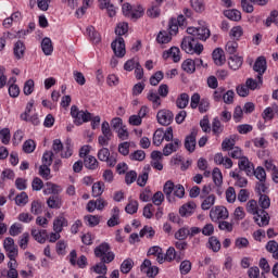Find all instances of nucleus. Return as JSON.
I'll use <instances>...</instances> for the list:
<instances>
[{"instance_id": "13d9d810", "label": "nucleus", "mask_w": 278, "mask_h": 278, "mask_svg": "<svg viewBox=\"0 0 278 278\" xmlns=\"http://www.w3.org/2000/svg\"><path fill=\"white\" fill-rule=\"evenodd\" d=\"M213 181L215 186H223V172L218 167L213 169Z\"/></svg>"}, {"instance_id": "6e6d98bb", "label": "nucleus", "mask_w": 278, "mask_h": 278, "mask_svg": "<svg viewBox=\"0 0 278 278\" xmlns=\"http://www.w3.org/2000/svg\"><path fill=\"white\" fill-rule=\"evenodd\" d=\"M262 208H260V206L257 205V201L255 200H250L247 203V212L249 214H252V216L254 214H256L257 212H260Z\"/></svg>"}, {"instance_id": "ddd939ff", "label": "nucleus", "mask_w": 278, "mask_h": 278, "mask_svg": "<svg viewBox=\"0 0 278 278\" xmlns=\"http://www.w3.org/2000/svg\"><path fill=\"white\" fill-rule=\"evenodd\" d=\"M141 273L147 275V277L153 278L160 273V268H157V266L151 265L149 260H144L141 264Z\"/></svg>"}, {"instance_id": "423d86ee", "label": "nucleus", "mask_w": 278, "mask_h": 278, "mask_svg": "<svg viewBox=\"0 0 278 278\" xmlns=\"http://www.w3.org/2000/svg\"><path fill=\"white\" fill-rule=\"evenodd\" d=\"M210 218L213 223H218V220H227V218H229V211L225 206H214L210 211Z\"/></svg>"}, {"instance_id": "a878e982", "label": "nucleus", "mask_w": 278, "mask_h": 278, "mask_svg": "<svg viewBox=\"0 0 278 278\" xmlns=\"http://www.w3.org/2000/svg\"><path fill=\"white\" fill-rule=\"evenodd\" d=\"M213 60L216 66H223L225 64V51L220 48H217L213 51Z\"/></svg>"}, {"instance_id": "5fc2aeb1", "label": "nucleus", "mask_w": 278, "mask_h": 278, "mask_svg": "<svg viewBox=\"0 0 278 278\" xmlns=\"http://www.w3.org/2000/svg\"><path fill=\"white\" fill-rule=\"evenodd\" d=\"M168 34L172 36H177L179 34V26L177 24V20L175 17H172L168 22Z\"/></svg>"}, {"instance_id": "412c9836", "label": "nucleus", "mask_w": 278, "mask_h": 278, "mask_svg": "<svg viewBox=\"0 0 278 278\" xmlns=\"http://www.w3.org/2000/svg\"><path fill=\"white\" fill-rule=\"evenodd\" d=\"M64 227H68V219L64 217V215H59L54 220H53V231H59L62 233L64 230Z\"/></svg>"}, {"instance_id": "79ce46f5", "label": "nucleus", "mask_w": 278, "mask_h": 278, "mask_svg": "<svg viewBox=\"0 0 278 278\" xmlns=\"http://www.w3.org/2000/svg\"><path fill=\"white\" fill-rule=\"evenodd\" d=\"M181 68H182V71H185V73L192 75V73H194V71H197V68L194 67V60H192V59L185 60L181 64Z\"/></svg>"}, {"instance_id": "72a5a7b5", "label": "nucleus", "mask_w": 278, "mask_h": 278, "mask_svg": "<svg viewBox=\"0 0 278 278\" xmlns=\"http://www.w3.org/2000/svg\"><path fill=\"white\" fill-rule=\"evenodd\" d=\"M262 84H264L262 76H257L256 80L253 78H248L245 81V86L250 88V90H257V88H262Z\"/></svg>"}, {"instance_id": "cd10ccee", "label": "nucleus", "mask_w": 278, "mask_h": 278, "mask_svg": "<svg viewBox=\"0 0 278 278\" xmlns=\"http://www.w3.org/2000/svg\"><path fill=\"white\" fill-rule=\"evenodd\" d=\"M229 176L235 179V186H238V188H247L249 184V180L247 178L236 172H230Z\"/></svg>"}, {"instance_id": "ea45409f", "label": "nucleus", "mask_w": 278, "mask_h": 278, "mask_svg": "<svg viewBox=\"0 0 278 278\" xmlns=\"http://www.w3.org/2000/svg\"><path fill=\"white\" fill-rule=\"evenodd\" d=\"M86 34L92 42H101V35L92 26L87 27Z\"/></svg>"}, {"instance_id": "9d476101", "label": "nucleus", "mask_w": 278, "mask_h": 278, "mask_svg": "<svg viewBox=\"0 0 278 278\" xmlns=\"http://www.w3.org/2000/svg\"><path fill=\"white\" fill-rule=\"evenodd\" d=\"M4 250L7 251L8 257H18V248L14 244V239L8 237L3 241Z\"/></svg>"}, {"instance_id": "bf43d9fd", "label": "nucleus", "mask_w": 278, "mask_h": 278, "mask_svg": "<svg viewBox=\"0 0 278 278\" xmlns=\"http://www.w3.org/2000/svg\"><path fill=\"white\" fill-rule=\"evenodd\" d=\"M140 64V62L138 61V59H130L128 61L125 62L124 64V71H127L128 73H130V71H134L136 67H138Z\"/></svg>"}, {"instance_id": "393cba45", "label": "nucleus", "mask_w": 278, "mask_h": 278, "mask_svg": "<svg viewBox=\"0 0 278 278\" xmlns=\"http://www.w3.org/2000/svg\"><path fill=\"white\" fill-rule=\"evenodd\" d=\"M147 99L152 103L154 110H157V108L162 105V99L155 90H150L147 94Z\"/></svg>"}, {"instance_id": "9b49d317", "label": "nucleus", "mask_w": 278, "mask_h": 278, "mask_svg": "<svg viewBox=\"0 0 278 278\" xmlns=\"http://www.w3.org/2000/svg\"><path fill=\"white\" fill-rule=\"evenodd\" d=\"M164 160V154L161 151H152L151 153V166L155 170H164V164H162Z\"/></svg>"}, {"instance_id": "20e7f679", "label": "nucleus", "mask_w": 278, "mask_h": 278, "mask_svg": "<svg viewBox=\"0 0 278 278\" xmlns=\"http://www.w3.org/2000/svg\"><path fill=\"white\" fill-rule=\"evenodd\" d=\"M166 140V142H170L173 140V127H167L165 130L159 128L155 130L153 135V144L155 147H160Z\"/></svg>"}, {"instance_id": "c9c22d12", "label": "nucleus", "mask_w": 278, "mask_h": 278, "mask_svg": "<svg viewBox=\"0 0 278 278\" xmlns=\"http://www.w3.org/2000/svg\"><path fill=\"white\" fill-rule=\"evenodd\" d=\"M224 16H226V18H229L230 21H236V22L242 20V13L236 9L224 11Z\"/></svg>"}, {"instance_id": "3c124183", "label": "nucleus", "mask_w": 278, "mask_h": 278, "mask_svg": "<svg viewBox=\"0 0 278 278\" xmlns=\"http://www.w3.org/2000/svg\"><path fill=\"white\" fill-rule=\"evenodd\" d=\"M105 190V185L101 181L94 182L92 186V197H101Z\"/></svg>"}, {"instance_id": "7ed1b4c3", "label": "nucleus", "mask_w": 278, "mask_h": 278, "mask_svg": "<svg viewBox=\"0 0 278 278\" xmlns=\"http://www.w3.org/2000/svg\"><path fill=\"white\" fill-rule=\"evenodd\" d=\"M93 253L103 264H111V262H114V257H116L114 252H112V248L105 242L96 247Z\"/></svg>"}, {"instance_id": "2eb2a0df", "label": "nucleus", "mask_w": 278, "mask_h": 278, "mask_svg": "<svg viewBox=\"0 0 278 278\" xmlns=\"http://www.w3.org/2000/svg\"><path fill=\"white\" fill-rule=\"evenodd\" d=\"M238 167L240 170H243L248 175V177H251L253 175V169L255 168V165L249 161V157L243 156L239 162H238Z\"/></svg>"}, {"instance_id": "f3484780", "label": "nucleus", "mask_w": 278, "mask_h": 278, "mask_svg": "<svg viewBox=\"0 0 278 278\" xmlns=\"http://www.w3.org/2000/svg\"><path fill=\"white\" fill-rule=\"evenodd\" d=\"M179 147H181V141L179 139H172V142L163 148L162 154L165 156L173 155V153L179 150Z\"/></svg>"}, {"instance_id": "a19ab883", "label": "nucleus", "mask_w": 278, "mask_h": 278, "mask_svg": "<svg viewBox=\"0 0 278 278\" xmlns=\"http://www.w3.org/2000/svg\"><path fill=\"white\" fill-rule=\"evenodd\" d=\"M207 247H208V249H211V251H213V253H218V251H220V247H222L220 240H218V238H216V237H210Z\"/></svg>"}, {"instance_id": "b1692460", "label": "nucleus", "mask_w": 278, "mask_h": 278, "mask_svg": "<svg viewBox=\"0 0 278 278\" xmlns=\"http://www.w3.org/2000/svg\"><path fill=\"white\" fill-rule=\"evenodd\" d=\"M194 210H197V203L187 202L179 208L180 216H192L194 214Z\"/></svg>"}, {"instance_id": "f704fd0d", "label": "nucleus", "mask_w": 278, "mask_h": 278, "mask_svg": "<svg viewBox=\"0 0 278 278\" xmlns=\"http://www.w3.org/2000/svg\"><path fill=\"white\" fill-rule=\"evenodd\" d=\"M60 192H62V187L52 182H47L43 189V194H60Z\"/></svg>"}, {"instance_id": "603ef678", "label": "nucleus", "mask_w": 278, "mask_h": 278, "mask_svg": "<svg viewBox=\"0 0 278 278\" xmlns=\"http://www.w3.org/2000/svg\"><path fill=\"white\" fill-rule=\"evenodd\" d=\"M160 14H162L160 5H152L147 10V16H149V18H160Z\"/></svg>"}, {"instance_id": "f8f14e48", "label": "nucleus", "mask_w": 278, "mask_h": 278, "mask_svg": "<svg viewBox=\"0 0 278 278\" xmlns=\"http://www.w3.org/2000/svg\"><path fill=\"white\" fill-rule=\"evenodd\" d=\"M252 216L258 227H266V225L270 223V217L268 216V213L263 208L254 213Z\"/></svg>"}, {"instance_id": "a18cd8bd", "label": "nucleus", "mask_w": 278, "mask_h": 278, "mask_svg": "<svg viewBox=\"0 0 278 278\" xmlns=\"http://www.w3.org/2000/svg\"><path fill=\"white\" fill-rule=\"evenodd\" d=\"M229 36L230 38H233V40H240V38L244 36V29L242 28V26H233L230 29Z\"/></svg>"}, {"instance_id": "37998d69", "label": "nucleus", "mask_w": 278, "mask_h": 278, "mask_svg": "<svg viewBox=\"0 0 278 278\" xmlns=\"http://www.w3.org/2000/svg\"><path fill=\"white\" fill-rule=\"evenodd\" d=\"M84 164L86 168H89L90 170H96V168H99V161H97V157L94 156H86Z\"/></svg>"}, {"instance_id": "c756f323", "label": "nucleus", "mask_w": 278, "mask_h": 278, "mask_svg": "<svg viewBox=\"0 0 278 278\" xmlns=\"http://www.w3.org/2000/svg\"><path fill=\"white\" fill-rule=\"evenodd\" d=\"M100 10H106L109 16H116V7L108 2V0H99Z\"/></svg>"}, {"instance_id": "f03ea898", "label": "nucleus", "mask_w": 278, "mask_h": 278, "mask_svg": "<svg viewBox=\"0 0 278 278\" xmlns=\"http://www.w3.org/2000/svg\"><path fill=\"white\" fill-rule=\"evenodd\" d=\"M180 49L189 55H201L203 53V45L197 38L191 37V35L184 37Z\"/></svg>"}, {"instance_id": "774afa93", "label": "nucleus", "mask_w": 278, "mask_h": 278, "mask_svg": "<svg viewBox=\"0 0 278 278\" xmlns=\"http://www.w3.org/2000/svg\"><path fill=\"white\" fill-rule=\"evenodd\" d=\"M190 270H192V263L188 260L182 261L180 263V273L182 275H188V273H190Z\"/></svg>"}, {"instance_id": "6e6552de", "label": "nucleus", "mask_w": 278, "mask_h": 278, "mask_svg": "<svg viewBox=\"0 0 278 278\" xmlns=\"http://www.w3.org/2000/svg\"><path fill=\"white\" fill-rule=\"evenodd\" d=\"M111 48L115 53L116 58H125V53H127V50H125V39H123V37H117L111 43Z\"/></svg>"}, {"instance_id": "0eeeda50", "label": "nucleus", "mask_w": 278, "mask_h": 278, "mask_svg": "<svg viewBox=\"0 0 278 278\" xmlns=\"http://www.w3.org/2000/svg\"><path fill=\"white\" fill-rule=\"evenodd\" d=\"M52 151L54 153H61V157H71L73 155V148L67 143L66 146L62 144V140L55 139L52 143Z\"/></svg>"}, {"instance_id": "4c0bfd02", "label": "nucleus", "mask_w": 278, "mask_h": 278, "mask_svg": "<svg viewBox=\"0 0 278 278\" xmlns=\"http://www.w3.org/2000/svg\"><path fill=\"white\" fill-rule=\"evenodd\" d=\"M142 16H144V7L141 4L134 5L130 18L138 21V18H142Z\"/></svg>"}, {"instance_id": "7c9ffc66", "label": "nucleus", "mask_w": 278, "mask_h": 278, "mask_svg": "<svg viewBox=\"0 0 278 278\" xmlns=\"http://www.w3.org/2000/svg\"><path fill=\"white\" fill-rule=\"evenodd\" d=\"M188 103H190V96H188V93H180L176 99V106L179 108V110L188 108Z\"/></svg>"}, {"instance_id": "4be33fe9", "label": "nucleus", "mask_w": 278, "mask_h": 278, "mask_svg": "<svg viewBox=\"0 0 278 278\" xmlns=\"http://www.w3.org/2000/svg\"><path fill=\"white\" fill-rule=\"evenodd\" d=\"M31 236L36 242H39V244H45V242H47L48 232L46 229H33Z\"/></svg>"}, {"instance_id": "473e14b6", "label": "nucleus", "mask_w": 278, "mask_h": 278, "mask_svg": "<svg viewBox=\"0 0 278 278\" xmlns=\"http://www.w3.org/2000/svg\"><path fill=\"white\" fill-rule=\"evenodd\" d=\"M13 53L16 58V60H21L25 55V43L23 41L18 40L14 43Z\"/></svg>"}, {"instance_id": "1a4fd4ad", "label": "nucleus", "mask_w": 278, "mask_h": 278, "mask_svg": "<svg viewBox=\"0 0 278 278\" xmlns=\"http://www.w3.org/2000/svg\"><path fill=\"white\" fill-rule=\"evenodd\" d=\"M163 60H173V62L177 63L181 61V50L178 47H172L168 50L163 51L162 54Z\"/></svg>"}, {"instance_id": "39448f33", "label": "nucleus", "mask_w": 278, "mask_h": 278, "mask_svg": "<svg viewBox=\"0 0 278 278\" xmlns=\"http://www.w3.org/2000/svg\"><path fill=\"white\" fill-rule=\"evenodd\" d=\"M187 34L195 38V40H202L204 42L211 36L210 28H207L206 26H190L187 28Z\"/></svg>"}, {"instance_id": "052dcab7", "label": "nucleus", "mask_w": 278, "mask_h": 278, "mask_svg": "<svg viewBox=\"0 0 278 278\" xmlns=\"http://www.w3.org/2000/svg\"><path fill=\"white\" fill-rule=\"evenodd\" d=\"M127 31H129V24H127L125 22L117 24V26L115 28V34L117 36H125L127 34Z\"/></svg>"}, {"instance_id": "e433bc0d", "label": "nucleus", "mask_w": 278, "mask_h": 278, "mask_svg": "<svg viewBox=\"0 0 278 278\" xmlns=\"http://www.w3.org/2000/svg\"><path fill=\"white\" fill-rule=\"evenodd\" d=\"M242 62H243V60L241 56L233 55L228 59V66L232 71H238V68H240V66H242Z\"/></svg>"}, {"instance_id": "338daca9", "label": "nucleus", "mask_w": 278, "mask_h": 278, "mask_svg": "<svg viewBox=\"0 0 278 278\" xmlns=\"http://www.w3.org/2000/svg\"><path fill=\"white\" fill-rule=\"evenodd\" d=\"M226 52L229 53V55H233L236 51H238V41L231 40L226 43L225 47Z\"/></svg>"}, {"instance_id": "a211bd4d", "label": "nucleus", "mask_w": 278, "mask_h": 278, "mask_svg": "<svg viewBox=\"0 0 278 278\" xmlns=\"http://www.w3.org/2000/svg\"><path fill=\"white\" fill-rule=\"evenodd\" d=\"M253 70L258 74V77H263L266 73V58L258 56L254 63Z\"/></svg>"}, {"instance_id": "c03bdc74", "label": "nucleus", "mask_w": 278, "mask_h": 278, "mask_svg": "<svg viewBox=\"0 0 278 278\" xmlns=\"http://www.w3.org/2000/svg\"><path fill=\"white\" fill-rule=\"evenodd\" d=\"M106 263H103L102 261L100 263H97L94 266L91 267V270L96 273V275L104 276L108 275V266Z\"/></svg>"}, {"instance_id": "2f4dec72", "label": "nucleus", "mask_w": 278, "mask_h": 278, "mask_svg": "<svg viewBox=\"0 0 278 278\" xmlns=\"http://www.w3.org/2000/svg\"><path fill=\"white\" fill-rule=\"evenodd\" d=\"M47 205L51 210H60V207H62V198L59 195H52L47 200Z\"/></svg>"}, {"instance_id": "e2e57ef3", "label": "nucleus", "mask_w": 278, "mask_h": 278, "mask_svg": "<svg viewBox=\"0 0 278 278\" xmlns=\"http://www.w3.org/2000/svg\"><path fill=\"white\" fill-rule=\"evenodd\" d=\"M12 136L10 135V128H2L0 130V140L2 144H10V139Z\"/></svg>"}, {"instance_id": "6ab92c4d", "label": "nucleus", "mask_w": 278, "mask_h": 278, "mask_svg": "<svg viewBox=\"0 0 278 278\" xmlns=\"http://www.w3.org/2000/svg\"><path fill=\"white\" fill-rule=\"evenodd\" d=\"M214 162L217 164V166L224 165L225 168L233 167V161H231L229 157L223 156V153H216L214 155Z\"/></svg>"}, {"instance_id": "5701e85b", "label": "nucleus", "mask_w": 278, "mask_h": 278, "mask_svg": "<svg viewBox=\"0 0 278 278\" xmlns=\"http://www.w3.org/2000/svg\"><path fill=\"white\" fill-rule=\"evenodd\" d=\"M149 173H151V165H146L142 173L137 178V184L141 188H144V186H147V181H149Z\"/></svg>"}, {"instance_id": "09e8293b", "label": "nucleus", "mask_w": 278, "mask_h": 278, "mask_svg": "<svg viewBox=\"0 0 278 278\" xmlns=\"http://www.w3.org/2000/svg\"><path fill=\"white\" fill-rule=\"evenodd\" d=\"M35 89H36V84L34 83V79H28L24 83L23 92L26 97H29V94H33Z\"/></svg>"}, {"instance_id": "de8ad7c7", "label": "nucleus", "mask_w": 278, "mask_h": 278, "mask_svg": "<svg viewBox=\"0 0 278 278\" xmlns=\"http://www.w3.org/2000/svg\"><path fill=\"white\" fill-rule=\"evenodd\" d=\"M34 100L27 102L24 113L20 115L21 121H29V115L34 112Z\"/></svg>"}, {"instance_id": "bb28decb", "label": "nucleus", "mask_w": 278, "mask_h": 278, "mask_svg": "<svg viewBox=\"0 0 278 278\" xmlns=\"http://www.w3.org/2000/svg\"><path fill=\"white\" fill-rule=\"evenodd\" d=\"M173 40V35L168 30H161L156 35V42L159 45H168Z\"/></svg>"}, {"instance_id": "f257e3e1", "label": "nucleus", "mask_w": 278, "mask_h": 278, "mask_svg": "<svg viewBox=\"0 0 278 278\" xmlns=\"http://www.w3.org/2000/svg\"><path fill=\"white\" fill-rule=\"evenodd\" d=\"M163 192L168 201V203H175V198L184 199L186 195V189L184 185H175L172 180H167L163 186ZM174 193V197H173Z\"/></svg>"}, {"instance_id": "58836bf2", "label": "nucleus", "mask_w": 278, "mask_h": 278, "mask_svg": "<svg viewBox=\"0 0 278 278\" xmlns=\"http://www.w3.org/2000/svg\"><path fill=\"white\" fill-rule=\"evenodd\" d=\"M214 203H216V195L210 194L202 201L201 208L204 211L211 210Z\"/></svg>"}, {"instance_id": "69168bd1", "label": "nucleus", "mask_w": 278, "mask_h": 278, "mask_svg": "<svg viewBox=\"0 0 278 278\" xmlns=\"http://www.w3.org/2000/svg\"><path fill=\"white\" fill-rule=\"evenodd\" d=\"M127 214H136L138 212V201L129 200L128 204L125 207Z\"/></svg>"}, {"instance_id": "49530a36", "label": "nucleus", "mask_w": 278, "mask_h": 278, "mask_svg": "<svg viewBox=\"0 0 278 278\" xmlns=\"http://www.w3.org/2000/svg\"><path fill=\"white\" fill-rule=\"evenodd\" d=\"M88 121H92V114L86 111H80L77 119H75V124L83 125V123H88Z\"/></svg>"}, {"instance_id": "0e129e2a", "label": "nucleus", "mask_w": 278, "mask_h": 278, "mask_svg": "<svg viewBox=\"0 0 278 278\" xmlns=\"http://www.w3.org/2000/svg\"><path fill=\"white\" fill-rule=\"evenodd\" d=\"M50 165H40L39 167V175L40 177H42L43 179H51V168H49Z\"/></svg>"}, {"instance_id": "680f3d73", "label": "nucleus", "mask_w": 278, "mask_h": 278, "mask_svg": "<svg viewBox=\"0 0 278 278\" xmlns=\"http://www.w3.org/2000/svg\"><path fill=\"white\" fill-rule=\"evenodd\" d=\"M258 205L262 207L261 210H268V207H270V198L266 194H261L258 199Z\"/></svg>"}, {"instance_id": "4468645a", "label": "nucleus", "mask_w": 278, "mask_h": 278, "mask_svg": "<svg viewBox=\"0 0 278 278\" xmlns=\"http://www.w3.org/2000/svg\"><path fill=\"white\" fill-rule=\"evenodd\" d=\"M156 118L160 125H164V126L170 125V123H173V112H170L169 110L163 109L157 112Z\"/></svg>"}, {"instance_id": "aec40b11", "label": "nucleus", "mask_w": 278, "mask_h": 278, "mask_svg": "<svg viewBox=\"0 0 278 278\" xmlns=\"http://www.w3.org/2000/svg\"><path fill=\"white\" fill-rule=\"evenodd\" d=\"M121 225V210L118 206H114L111 211V218L108 220V227H116Z\"/></svg>"}, {"instance_id": "4d7b16f0", "label": "nucleus", "mask_w": 278, "mask_h": 278, "mask_svg": "<svg viewBox=\"0 0 278 278\" xmlns=\"http://www.w3.org/2000/svg\"><path fill=\"white\" fill-rule=\"evenodd\" d=\"M253 175L256 177V179H258V181H266V169H264V167H254Z\"/></svg>"}, {"instance_id": "c85d7f7f", "label": "nucleus", "mask_w": 278, "mask_h": 278, "mask_svg": "<svg viewBox=\"0 0 278 278\" xmlns=\"http://www.w3.org/2000/svg\"><path fill=\"white\" fill-rule=\"evenodd\" d=\"M41 50L45 55H51L53 53V41H51V38L45 37L41 40Z\"/></svg>"}, {"instance_id": "8fccbe9b", "label": "nucleus", "mask_w": 278, "mask_h": 278, "mask_svg": "<svg viewBox=\"0 0 278 278\" xmlns=\"http://www.w3.org/2000/svg\"><path fill=\"white\" fill-rule=\"evenodd\" d=\"M85 223L88 227H97L101 223V216L99 215H87L85 216Z\"/></svg>"}, {"instance_id": "864d4df0", "label": "nucleus", "mask_w": 278, "mask_h": 278, "mask_svg": "<svg viewBox=\"0 0 278 278\" xmlns=\"http://www.w3.org/2000/svg\"><path fill=\"white\" fill-rule=\"evenodd\" d=\"M27 203H29V197L25 192H21L15 197V204L20 207H24Z\"/></svg>"}, {"instance_id": "dca6fc26", "label": "nucleus", "mask_w": 278, "mask_h": 278, "mask_svg": "<svg viewBox=\"0 0 278 278\" xmlns=\"http://www.w3.org/2000/svg\"><path fill=\"white\" fill-rule=\"evenodd\" d=\"M197 134L198 130L192 129L191 134L186 137L185 148L187 149V151H189V153H192L194 149H197Z\"/></svg>"}]
</instances>
